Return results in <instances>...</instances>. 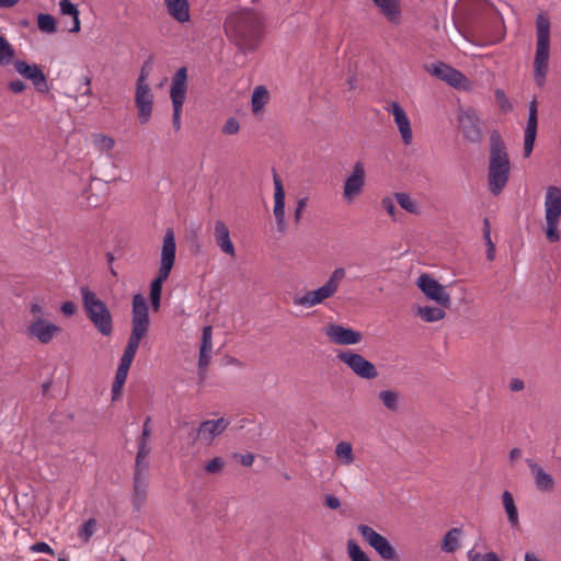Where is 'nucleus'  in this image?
I'll list each match as a JSON object with an SVG mask.
<instances>
[{
    "label": "nucleus",
    "instance_id": "obj_1",
    "mask_svg": "<svg viewBox=\"0 0 561 561\" xmlns=\"http://www.w3.org/2000/svg\"><path fill=\"white\" fill-rule=\"evenodd\" d=\"M225 32L242 50H254L262 38V18L250 9L231 13L225 21Z\"/></svg>",
    "mask_w": 561,
    "mask_h": 561
},
{
    "label": "nucleus",
    "instance_id": "obj_2",
    "mask_svg": "<svg viewBox=\"0 0 561 561\" xmlns=\"http://www.w3.org/2000/svg\"><path fill=\"white\" fill-rule=\"evenodd\" d=\"M511 174V162L506 146L497 134L490 137V153L488 165V188L497 196L507 185Z\"/></svg>",
    "mask_w": 561,
    "mask_h": 561
},
{
    "label": "nucleus",
    "instance_id": "obj_3",
    "mask_svg": "<svg viewBox=\"0 0 561 561\" xmlns=\"http://www.w3.org/2000/svg\"><path fill=\"white\" fill-rule=\"evenodd\" d=\"M536 54L534 60V79L542 88L549 69L550 21L547 15L539 13L536 18Z\"/></svg>",
    "mask_w": 561,
    "mask_h": 561
},
{
    "label": "nucleus",
    "instance_id": "obj_4",
    "mask_svg": "<svg viewBox=\"0 0 561 561\" xmlns=\"http://www.w3.org/2000/svg\"><path fill=\"white\" fill-rule=\"evenodd\" d=\"M80 294L88 319L102 335L108 336L113 332V318L110 309L88 286H82Z\"/></svg>",
    "mask_w": 561,
    "mask_h": 561
},
{
    "label": "nucleus",
    "instance_id": "obj_5",
    "mask_svg": "<svg viewBox=\"0 0 561 561\" xmlns=\"http://www.w3.org/2000/svg\"><path fill=\"white\" fill-rule=\"evenodd\" d=\"M150 325L149 307L141 294H135L131 300V332L125 350L137 353L141 340Z\"/></svg>",
    "mask_w": 561,
    "mask_h": 561
},
{
    "label": "nucleus",
    "instance_id": "obj_6",
    "mask_svg": "<svg viewBox=\"0 0 561 561\" xmlns=\"http://www.w3.org/2000/svg\"><path fill=\"white\" fill-rule=\"evenodd\" d=\"M175 238L173 230L169 229L163 237L158 275L150 284V297H161L162 285L170 276L175 262Z\"/></svg>",
    "mask_w": 561,
    "mask_h": 561
},
{
    "label": "nucleus",
    "instance_id": "obj_7",
    "mask_svg": "<svg viewBox=\"0 0 561 561\" xmlns=\"http://www.w3.org/2000/svg\"><path fill=\"white\" fill-rule=\"evenodd\" d=\"M546 213V237L549 242L560 240L559 224L561 218V188L558 186H548L545 196Z\"/></svg>",
    "mask_w": 561,
    "mask_h": 561
},
{
    "label": "nucleus",
    "instance_id": "obj_8",
    "mask_svg": "<svg viewBox=\"0 0 561 561\" xmlns=\"http://www.w3.org/2000/svg\"><path fill=\"white\" fill-rule=\"evenodd\" d=\"M336 358L345 364L359 378L371 380L378 377L376 366L360 354L351 350L340 351Z\"/></svg>",
    "mask_w": 561,
    "mask_h": 561
},
{
    "label": "nucleus",
    "instance_id": "obj_9",
    "mask_svg": "<svg viewBox=\"0 0 561 561\" xmlns=\"http://www.w3.org/2000/svg\"><path fill=\"white\" fill-rule=\"evenodd\" d=\"M357 529L363 538L367 541V543L375 549L381 559L388 561L397 560V551L386 537L377 533L374 528L364 524L358 525Z\"/></svg>",
    "mask_w": 561,
    "mask_h": 561
},
{
    "label": "nucleus",
    "instance_id": "obj_10",
    "mask_svg": "<svg viewBox=\"0 0 561 561\" xmlns=\"http://www.w3.org/2000/svg\"><path fill=\"white\" fill-rule=\"evenodd\" d=\"M459 127L463 137L470 142H479L483 136L482 121L474 108L461 110Z\"/></svg>",
    "mask_w": 561,
    "mask_h": 561
},
{
    "label": "nucleus",
    "instance_id": "obj_11",
    "mask_svg": "<svg viewBox=\"0 0 561 561\" xmlns=\"http://www.w3.org/2000/svg\"><path fill=\"white\" fill-rule=\"evenodd\" d=\"M417 287L420 290L431 300H434L442 307L450 306V296L445 290V287L440 285L436 279H434L428 274H422L417 278Z\"/></svg>",
    "mask_w": 561,
    "mask_h": 561
},
{
    "label": "nucleus",
    "instance_id": "obj_12",
    "mask_svg": "<svg viewBox=\"0 0 561 561\" xmlns=\"http://www.w3.org/2000/svg\"><path fill=\"white\" fill-rule=\"evenodd\" d=\"M365 185V168L362 162H356L343 186V197L346 202H353L363 191Z\"/></svg>",
    "mask_w": 561,
    "mask_h": 561
},
{
    "label": "nucleus",
    "instance_id": "obj_13",
    "mask_svg": "<svg viewBox=\"0 0 561 561\" xmlns=\"http://www.w3.org/2000/svg\"><path fill=\"white\" fill-rule=\"evenodd\" d=\"M325 335L332 343L339 345H354L363 340L360 332L336 323L325 327Z\"/></svg>",
    "mask_w": 561,
    "mask_h": 561
},
{
    "label": "nucleus",
    "instance_id": "obj_14",
    "mask_svg": "<svg viewBox=\"0 0 561 561\" xmlns=\"http://www.w3.org/2000/svg\"><path fill=\"white\" fill-rule=\"evenodd\" d=\"M14 68L24 79L32 81L38 92H46L48 90L46 76L38 65L15 60Z\"/></svg>",
    "mask_w": 561,
    "mask_h": 561
},
{
    "label": "nucleus",
    "instance_id": "obj_15",
    "mask_svg": "<svg viewBox=\"0 0 561 561\" xmlns=\"http://www.w3.org/2000/svg\"><path fill=\"white\" fill-rule=\"evenodd\" d=\"M387 111L393 116L402 142L407 146L411 145L413 139L411 123L403 107L398 102L393 101L390 103Z\"/></svg>",
    "mask_w": 561,
    "mask_h": 561
},
{
    "label": "nucleus",
    "instance_id": "obj_16",
    "mask_svg": "<svg viewBox=\"0 0 561 561\" xmlns=\"http://www.w3.org/2000/svg\"><path fill=\"white\" fill-rule=\"evenodd\" d=\"M229 425L230 421L226 417L206 420L202 422L198 426V438L206 444H211L213 440L219 435H221Z\"/></svg>",
    "mask_w": 561,
    "mask_h": 561
},
{
    "label": "nucleus",
    "instance_id": "obj_17",
    "mask_svg": "<svg viewBox=\"0 0 561 561\" xmlns=\"http://www.w3.org/2000/svg\"><path fill=\"white\" fill-rule=\"evenodd\" d=\"M135 105L138 112V119L141 124H147L152 115L153 94L150 88H136Z\"/></svg>",
    "mask_w": 561,
    "mask_h": 561
},
{
    "label": "nucleus",
    "instance_id": "obj_18",
    "mask_svg": "<svg viewBox=\"0 0 561 561\" xmlns=\"http://www.w3.org/2000/svg\"><path fill=\"white\" fill-rule=\"evenodd\" d=\"M59 331L58 325L47 322L43 318H36L27 327L28 334L43 344L49 343Z\"/></svg>",
    "mask_w": 561,
    "mask_h": 561
},
{
    "label": "nucleus",
    "instance_id": "obj_19",
    "mask_svg": "<svg viewBox=\"0 0 561 561\" xmlns=\"http://www.w3.org/2000/svg\"><path fill=\"white\" fill-rule=\"evenodd\" d=\"M537 125H538V112H537V102L534 100L529 104V113L527 125L525 129L524 136V157H529L534 150V144L537 135Z\"/></svg>",
    "mask_w": 561,
    "mask_h": 561
},
{
    "label": "nucleus",
    "instance_id": "obj_20",
    "mask_svg": "<svg viewBox=\"0 0 561 561\" xmlns=\"http://www.w3.org/2000/svg\"><path fill=\"white\" fill-rule=\"evenodd\" d=\"M430 71L454 88H459L466 80V77L459 70L442 61L433 64Z\"/></svg>",
    "mask_w": 561,
    "mask_h": 561
},
{
    "label": "nucleus",
    "instance_id": "obj_21",
    "mask_svg": "<svg viewBox=\"0 0 561 561\" xmlns=\"http://www.w3.org/2000/svg\"><path fill=\"white\" fill-rule=\"evenodd\" d=\"M186 79L187 69L185 67L179 68L171 83L170 98L172 105L183 106L187 91Z\"/></svg>",
    "mask_w": 561,
    "mask_h": 561
},
{
    "label": "nucleus",
    "instance_id": "obj_22",
    "mask_svg": "<svg viewBox=\"0 0 561 561\" xmlns=\"http://www.w3.org/2000/svg\"><path fill=\"white\" fill-rule=\"evenodd\" d=\"M274 216L278 231H284L286 228L285 222V191L282 180L277 174H274Z\"/></svg>",
    "mask_w": 561,
    "mask_h": 561
},
{
    "label": "nucleus",
    "instance_id": "obj_23",
    "mask_svg": "<svg viewBox=\"0 0 561 561\" xmlns=\"http://www.w3.org/2000/svg\"><path fill=\"white\" fill-rule=\"evenodd\" d=\"M526 463L534 477V483L538 491L550 492L554 488V479L548 472H546L537 462L533 459L527 458Z\"/></svg>",
    "mask_w": 561,
    "mask_h": 561
},
{
    "label": "nucleus",
    "instance_id": "obj_24",
    "mask_svg": "<svg viewBox=\"0 0 561 561\" xmlns=\"http://www.w3.org/2000/svg\"><path fill=\"white\" fill-rule=\"evenodd\" d=\"M168 14L178 23H186L191 20L188 0H163Z\"/></svg>",
    "mask_w": 561,
    "mask_h": 561
},
{
    "label": "nucleus",
    "instance_id": "obj_25",
    "mask_svg": "<svg viewBox=\"0 0 561 561\" xmlns=\"http://www.w3.org/2000/svg\"><path fill=\"white\" fill-rule=\"evenodd\" d=\"M215 241L222 252L231 256L236 255L234 245L230 239V232L226 224L221 220L215 222Z\"/></svg>",
    "mask_w": 561,
    "mask_h": 561
},
{
    "label": "nucleus",
    "instance_id": "obj_26",
    "mask_svg": "<svg viewBox=\"0 0 561 561\" xmlns=\"http://www.w3.org/2000/svg\"><path fill=\"white\" fill-rule=\"evenodd\" d=\"M388 22L398 25L401 21L399 0H371Z\"/></svg>",
    "mask_w": 561,
    "mask_h": 561
},
{
    "label": "nucleus",
    "instance_id": "obj_27",
    "mask_svg": "<svg viewBox=\"0 0 561 561\" xmlns=\"http://www.w3.org/2000/svg\"><path fill=\"white\" fill-rule=\"evenodd\" d=\"M148 485H149L148 476H141L139 473H134L133 506L136 511H139L146 501Z\"/></svg>",
    "mask_w": 561,
    "mask_h": 561
},
{
    "label": "nucleus",
    "instance_id": "obj_28",
    "mask_svg": "<svg viewBox=\"0 0 561 561\" xmlns=\"http://www.w3.org/2000/svg\"><path fill=\"white\" fill-rule=\"evenodd\" d=\"M502 502L504 510L507 514V519L512 528H518L519 519H518V511L515 505L513 495L508 491H504L502 494Z\"/></svg>",
    "mask_w": 561,
    "mask_h": 561
},
{
    "label": "nucleus",
    "instance_id": "obj_29",
    "mask_svg": "<svg viewBox=\"0 0 561 561\" xmlns=\"http://www.w3.org/2000/svg\"><path fill=\"white\" fill-rule=\"evenodd\" d=\"M461 528L455 527L446 533L440 549L446 553L455 552L460 546Z\"/></svg>",
    "mask_w": 561,
    "mask_h": 561
},
{
    "label": "nucleus",
    "instance_id": "obj_30",
    "mask_svg": "<svg viewBox=\"0 0 561 561\" xmlns=\"http://www.w3.org/2000/svg\"><path fill=\"white\" fill-rule=\"evenodd\" d=\"M270 99V93L264 85H257L253 90L251 98V106L253 113H259L263 110Z\"/></svg>",
    "mask_w": 561,
    "mask_h": 561
},
{
    "label": "nucleus",
    "instance_id": "obj_31",
    "mask_svg": "<svg viewBox=\"0 0 561 561\" xmlns=\"http://www.w3.org/2000/svg\"><path fill=\"white\" fill-rule=\"evenodd\" d=\"M417 316L426 322H435L443 319L446 312L439 307L424 306L417 310Z\"/></svg>",
    "mask_w": 561,
    "mask_h": 561
},
{
    "label": "nucleus",
    "instance_id": "obj_32",
    "mask_svg": "<svg viewBox=\"0 0 561 561\" xmlns=\"http://www.w3.org/2000/svg\"><path fill=\"white\" fill-rule=\"evenodd\" d=\"M60 12L64 15H69L73 18V26L70 28V32L77 33L80 31V20H79V11L77 7L70 2L69 0H61L59 3Z\"/></svg>",
    "mask_w": 561,
    "mask_h": 561
},
{
    "label": "nucleus",
    "instance_id": "obj_33",
    "mask_svg": "<svg viewBox=\"0 0 561 561\" xmlns=\"http://www.w3.org/2000/svg\"><path fill=\"white\" fill-rule=\"evenodd\" d=\"M335 455L345 466H350L354 462L353 447L348 442H340L335 446Z\"/></svg>",
    "mask_w": 561,
    "mask_h": 561
},
{
    "label": "nucleus",
    "instance_id": "obj_34",
    "mask_svg": "<svg viewBox=\"0 0 561 561\" xmlns=\"http://www.w3.org/2000/svg\"><path fill=\"white\" fill-rule=\"evenodd\" d=\"M98 527V522L95 518H89L87 519L78 529V537L79 539L88 543L92 536L95 534Z\"/></svg>",
    "mask_w": 561,
    "mask_h": 561
},
{
    "label": "nucleus",
    "instance_id": "obj_35",
    "mask_svg": "<svg viewBox=\"0 0 561 561\" xmlns=\"http://www.w3.org/2000/svg\"><path fill=\"white\" fill-rule=\"evenodd\" d=\"M381 403L389 411H396L399 407V393L393 390H382L378 393Z\"/></svg>",
    "mask_w": 561,
    "mask_h": 561
},
{
    "label": "nucleus",
    "instance_id": "obj_36",
    "mask_svg": "<svg viewBox=\"0 0 561 561\" xmlns=\"http://www.w3.org/2000/svg\"><path fill=\"white\" fill-rule=\"evenodd\" d=\"M37 26L39 31L47 34H53L57 31L55 18L47 13H39L37 15Z\"/></svg>",
    "mask_w": 561,
    "mask_h": 561
},
{
    "label": "nucleus",
    "instance_id": "obj_37",
    "mask_svg": "<svg viewBox=\"0 0 561 561\" xmlns=\"http://www.w3.org/2000/svg\"><path fill=\"white\" fill-rule=\"evenodd\" d=\"M293 302L295 306H302L306 308H311V307H314V306L321 304L316 290H309L306 294H304L302 296H296L293 299Z\"/></svg>",
    "mask_w": 561,
    "mask_h": 561
},
{
    "label": "nucleus",
    "instance_id": "obj_38",
    "mask_svg": "<svg viewBox=\"0 0 561 561\" xmlns=\"http://www.w3.org/2000/svg\"><path fill=\"white\" fill-rule=\"evenodd\" d=\"M394 198L401 208L410 214H419V207L416 203L407 193H396Z\"/></svg>",
    "mask_w": 561,
    "mask_h": 561
},
{
    "label": "nucleus",
    "instance_id": "obj_39",
    "mask_svg": "<svg viewBox=\"0 0 561 561\" xmlns=\"http://www.w3.org/2000/svg\"><path fill=\"white\" fill-rule=\"evenodd\" d=\"M14 56V50L10 43L0 35V65H9Z\"/></svg>",
    "mask_w": 561,
    "mask_h": 561
},
{
    "label": "nucleus",
    "instance_id": "obj_40",
    "mask_svg": "<svg viewBox=\"0 0 561 561\" xmlns=\"http://www.w3.org/2000/svg\"><path fill=\"white\" fill-rule=\"evenodd\" d=\"M128 371L129 370L121 367L117 368L115 380L112 386L113 400H115L121 394L123 386L126 382Z\"/></svg>",
    "mask_w": 561,
    "mask_h": 561
},
{
    "label": "nucleus",
    "instance_id": "obj_41",
    "mask_svg": "<svg viewBox=\"0 0 561 561\" xmlns=\"http://www.w3.org/2000/svg\"><path fill=\"white\" fill-rule=\"evenodd\" d=\"M347 552L352 561H370L367 553L354 540H348Z\"/></svg>",
    "mask_w": 561,
    "mask_h": 561
},
{
    "label": "nucleus",
    "instance_id": "obj_42",
    "mask_svg": "<svg viewBox=\"0 0 561 561\" xmlns=\"http://www.w3.org/2000/svg\"><path fill=\"white\" fill-rule=\"evenodd\" d=\"M95 147L101 151H110L114 148L115 141L112 137L103 134L93 135Z\"/></svg>",
    "mask_w": 561,
    "mask_h": 561
},
{
    "label": "nucleus",
    "instance_id": "obj_43",
    "mask_svg": "<svg viewBox=\"0 0 561 561\" xmlns=\"http://www.w3.org/2000/svg\"><path fill=\"white\" fill-rule=\"evenodd\" d=\"M211 337H213L211 327L210 325L204 327L199 350H203L204 352H211V350H213Z\"/></svg>",
    "mask_w": 561,
    "mask_h": 561
},
{
    "label": "nucleus",
    "instance_id": "obj_44",
    "mask_svg": "<svg viewBox=\"0 0 561 561\" xmlns=\"http://www.w3.org/2000/svg\"><path fill=\"white\" fill-rule=\"evenodd\" d=\"M225 465L226 462L221 457H215L205 465L204 469L207 473L216 474L224 469Z\"/></svg>",
    "mask_w": 561,
    "mask_h": 561
},
{
    "label": "nucleus",
    "instance_id": "obj_45",
    "mask_svg": "<svg viewBox=\"0 0 561 561\" xmlns=\"http://www.w3.org/2000/svg\"><path fill=\"white\" fill-rule=\"evenodd\" d=\"M345 277V268L337 267L330 275L329 279L325 282L331 287H333L336 291L339 289L340 282Z\"/></svg>",
    "mask_w": 561,
    "mask_h": 561
},
{
    "label": "nucleus",
    "instance_id": "obj_46",
    "mask_svg": "<svg viewBox=\"0 0 561 561\" xmlns=\"http://www.w3.org/2000/svg\"><path fill=\"white\" fill-rule=\"evenodd\" d=\"M148 440L149 438H138L137 440V447H138V450H137V455L136 457L139 458V459H147L149 454H150V447L148 445Z\"/></svg>",
    "mask_w": 561,
    "mask_h": 561
},
{
    "label": "nucleus",
    "instance_id": "obj_47",
    "mask_svg": "<svg viewBox=\"0 0 561 561\" xmlns=\"http://www.w3.org/2000/svg\"><path fill=\"white\" fill-rule=\"evenodd\" d=\"M316 291L321 302L332 297L336 293V290L333 287H331L328 283L316 289Z\"/></svg>",
    "mask_w": 561,
    "mask_h": 561
},
{
    "label": "nucleus",
    "instance_id": "obj_48",
    "mask_svg": "<svg viewBox=\"0 0 561 561\" xmlns=\"http://www.w3.org/2000/svg\"><path fill=\"white\" fill-rule=\"evenodd\" d=\"M30 550L32 552L47 553L49 556H55V551L51 549V547L44 541L35 542L34 545L31 546Z\"/></svg>",
    "mask_w": 561,
    "mask_h": 561
},
{
    "label": "nucleus",
    "instance_id": "obj_49",
    "mask_svg": "<svg viewBox=\"0 0 561 561\" xmlns=\"http://www.w3.org/2000/svg\"><path fill=\"white\" fill-rule=\"evenodd\" d=\"M495 99L499 102V105L503 111L507 112L512 108V104L508 101V99L506 98L503 90L497 89L495 91Z\"/></svg>",
    "mask_w": 561,
    "mask_h": 561
},
{
    "label": "nucleus",
    "instance_id": "obj_50",
    "mask_svg": "<svg viewBox=\"0 0 561 561\" xmlns=\"http://www.w3.org/2000/svg\"><path fill=\"white\" fill-rule=\"evenodd\" d=\"M136 353L125 350L121 358L118 367L129 370Z\"/></svg>",
    "mask_w": 561,
    "mask_h": 561
},
{
    "label": "nucleus",
    "instance_id": "obj_51",
    "mask_svg": "<svg viewBox=\"0 0 561 561\" xmlns=\"http://www.w3.org/2000/svg\"><path fill=\"white\" fill-rule=\"evenodd\" d=\"M240 128L239 122L236 118H229L226 121L222 131L227 135H234Z\"/></svg>",
    "mask_w": 561,
    "mask_h": 561
},
{
    "label": "nucleus",
    "instance_id": "obj_52",
    "mask_svg": "<svg viewBox=\"0 0 561 561\" xmlns=\"http://www.w3.org/2000/svg\"><path fill=\"white\" fill-rule=\"evenodd\" d=\"M148 469H149V461L147 459H139L136 457L135 461V472L139 473L141 476H148Z\"/></svg>",
    "mask_w": 561,
    "mask_h": 561
},
{
    "label": "nucleus",
    "instance_id": "obj_53",
    "mask_svg": "<svg viewBox=\"0 0 561 561\" xmlns=\"http://www.w3.org/2000/svg\"><path fill=\"white\" fill-rule=\"evenodd\" d=\"M381 206L392 218H394L396 205L391 197H389V196L383 197L381 201Z\"/></svg>",
    "mask_w": 561,
    "mask_h": 561
},
{
    "label": "nucleus",
    "instance_id": "obj_54",
    "mask_svg": "<svg viewBox=\"0 0 561 561\" xmlns=\"http://www.w3.org/2000/svg\"><path fill=\"white\" fill-rule=\"evenodd\" d=\"M307 206V197H301L298 199L295 213H294V219L296 222H299L302 216V211Z\"/></svg>",
    "mask_w": 561,
    "mask_h": 561
},
{
    "label": "nucleus",
    "instance_id": "obj_55",
    "mask_svg": "<svg viewBox=\"0 0 561 561\" xmlns=\"http://www.w3.org/2000/svg\"><path fill=\"white\" fill-rule=\"evenodd\" d=\"M8 87L15 94L22 93L26 89V84L20 79L10 81Z\"/></svg>",
    "mask_w": 561,
    "mask_h": 561
},
{
    "label": "nucleus",
    "instance_id": "obj_56",
    "mask_svg": "<svg viewBox=\"0 0 561 561\" xmlns=\"http://www.w3.org/2000/svg\"><path fill=\"white\" fill-rule=\"evenodd\" d=\"M182 107L173 105V117H172V124L175 130L181 129V114H182Z\"/></svg>",
    "mask_w": 561,
    "mask_h": 561
},
{
    "label": "nucleus",
    "instance_id": "obj_57",
    "mask_svg": "<svg viewBox=\"0 0 561 561\" xmlns=\"http://www.w3.org/2000/svg\"><path fill=\"white\" fill-rule=\"evenodd\" d=\"M60 310L66 316H73L77 311V306L73 301H65L61 304Z\"/></svg>",
    "mask_w": 561,
    "mask_h": 561
},
{
    "label": "nucleus",
    "instance_id": "obj_58",
    "mask_svg": "<svg viewBox=\"0 0 561 561\" xmlns=\"http://www.w3.org/2000/svg\"><path fill=\"white\" fill-rule=\"evenodd\" d=\"M210 353L211 352H204L203 350H199V357H198V368L199 370L205 369L209 362H210Z\"/></svg>",
    "mask_w": 561,
    "mask_h": 561
},
{
    "label": "nucleus",
    "instance_id": "obj_59",
    "mask_svg": "<svg viewBox=\"0 0 561 561\" xmlns=\"http://www.w3.org/2000/svg\"><path fill=\"white\" fill-rule=\"evenodd\" d=\"M325 505L331 510H336L341 506V501L335 495H327L325 496Z\"/></svg>",
    "mask_w": 561,
    "mask_h": 561
},
{
    "label": "nucleus",
    "instance_id": "obj_60",
    "mask_svg": "<svg viewBox=\"0 0 561 561\" xmlns=\"http://www.w3.org/2000/svg\"><path fill=\"white\" fill-rule=\"evenodd\" d=\"M150 422H151V417L147 416L142 424V432H141V435L139 436L140 438H149L150 437V434H151Z\"/></svg>",
    "mask_w": 561,
    "mask_h": 561
},
{
    "label": "nucleus",
    "instance_id": "obj_61",
    "mask_svg": "<svg viewBox=\"0 0 561 561\" xmlns=\"http://www.w3.org/2000/svg\"><path fill=\"white\" fill-rule=\"evenodd\" d=\"M147 77H148V75L145 71V69H141L139 77L137 79V82H136V88H140V87L150 88L149 84L147 83Z\"/></svg>",
    "mask_w": 561,
    "mask_h": 561
},
{
    "label": "nucleus",
    "instance_id": "obj_62",
    "mask_svg": "<svg viewBox=\"0 0 561 561\" xmlns=\"http://www.w3.org/2000/svg\"><path fill=\"white\" fill-rule=\"evenodd\" d=\"M31 313L37 318H43L44 308L38 302L31 304Z\"/></svg>",
    "mask_w": 561,
    "mask_h": 561
},
{
    "label": "nucleus",
    "instance_id": "obj_63",
    "mask_svg": "<svg viewBox=\"0 0 561 561\" xmlns=\"http://www.w3.org/2000/svg\"><path fill=\"white\" fill-rule=\"evenodd\" d=\"M525 387V383L522 379H518V378H514L511 380L510 382V389L512 391H520L523 390Z\"/></svg>",
    "mask_w": 561,
    "mask_h": 561
},
{
    "label": "nucleus",
    "instance_id": "obj_64",
    "mask_svg": "<svg viewBox=\"0 0 561 561\" xmlns=\"http://www.w3.org/2000/svg\"><path fill=\"white\" fill-rule=\"evenodd\" d=\"M481 561H501V559L499 558V556L495 553V552H486L482 556V560Z\"/></svg>",
    "mask_w": 561,
    "mask_h": 561
}]
</instances>
